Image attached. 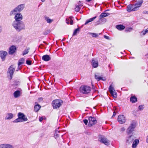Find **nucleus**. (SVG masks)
<instances>
[{
  "label": "nucleus",
  "instance_id": "obj_1",
  "mask_svg": "<svg viewBox=\"0 0 148 148\" xmlns=\"http://www.w3.org/2000/svg\"><path fill=\"white\" fill-rule=\"evenodd\" d=\"M12 25L14 28L18 32L24 29L25 28V24L23 21H13Z\"/></svg>",
  "mask_w": 148,
  "mask_h": 148
},
{
  "label": "nucleus",
  "instance_id": "obj_2",
  "mask_svg": "<svg viewBox=\"0 0 148 148\" xmlns=\"http://www.w3.org/2000/svg\"><path fill=\"white\" fill-rule=\"evenodd\" d=\"M91 90V87L87 86L82 85L79 88L80 92L84 94H86L90 93Z\"/></svg>",
  "mask_w": 148,
  "mask_h": 148
},
{
  "label": "nucleus",
  "instance_id": "obj_3",
  "mask_svg": "<svg viewBox=\"0 0 148 148\" xmlns=\"http://www.w3.org/2000/svg\"><path fill=\"white\" fill-rule=\"evenodd\" d=\"M24 8V5L21 4L18 5L17 7L11 11L10 14L12 15L16 14L17 12H20Z\"/></svg>",
  "mask_w": 148,
  "mask_h": 148
},
{
  "label": "nucleus",
  "instance_id": "obj_4",
  "mask_svg": "<svg viewBox=\"0 0 148 148\" xmlns=\"http://www.w3.org/2000/svg\"><path fill=\"white\" fill-rule=\"evenodd\" d=\"M136 126V123L135 121L132 122L130 126L127 130V133L128 134H130L134 130V129Z\"/></svg>",
  "mask_w": 148,
  "mask_h": 148
},
{
  "label": "nucleus",
  "instance_id": "obj_5",
  "mask_svg": "<svg viewBox=\"0 0 148 148\" xmlns=\"http://www.w3.org/2000/svg\"><path fill=\"white\" fill-rule=\"evenodd\" d=\"M62 103L61 100L56 99L53 101L52 104L54 108H57L60 107Z\"/></svg>",
  "mask_w": 148,
  "mask_h": 148
},
{
  "label": "nucleus",
  "instance_id": "obj_6",
  "mask_svg": "<svg viewBox=\"0 0 148 148\" xmlns=\"http://www.w3.org/2000/svg\"><path fill=\"white\" fill-rule=\"evenodd\" d=\"M15 68H14L13 66L11 65L10 66L8 70V73H9L10 76L9 79L11 80L12 77L15 71Z\"/></svg>",
  "mask_w": 148,
  "mask_h": 148
},
{
  "label": "nucleus",
  "instance_id": "obj_7",
  "mask_svg": "<svg viewBox=\"0 0 148 148\" xmlns=\"http://www.w3.org/2000/svg\"><path fill=\"white\" fill-rule=\"evenodd\" d=\"M117 120L119 123L122 124L125 123L126 119L124 115H120L118 116Z\"/></svg>",
  "mask_w": 148,
  "mask_h": 148
},
{
  "label": "nucleus",
  "instance_id": "obj_8",
  "mask_svg": "<svg viewBox=\"0 0 148 148\" xmlns=\"http://www.w3.org/2000/svg\"><path fill=\"white\" fill-rule=\"evenodd\" d=\"M88 120L89 121L88 125L90 127L95 124L97 123V121L95 118L92 116L89 117Z\"/></svg>",
  "mask_w": 148,
  "mask_h": 148
},
{
  "label": "nucleus",
  "instance_id": "obj_9",
  "mask_svg": "<svg viewBox=\"0 0 148 148\" xmlns=\"http://www.w3.org/2000/svg\"><path fill=\"white\" fill-rule=\"evenodd\" d=\"M143 0H140L138 1L135 4H133L134 8L133 10L136 11L138 9V8L140 7L142 3H143Z\"/></svg>",
  "mask_w": 148,
  "mask_h": 148
},
{
  "label": "nucleus",
  "instance_id": "obj_10",
  "mask_svg": "<svg viewBox=\"0 0 148 148\" xmlns=\"http://www.w3.org/2000/svg\"><path fill=\"white\" fill-rule=\"evenodd\" d=\"M109 91L112 96H113L114 98H116L117 97V94L113 87L112 86V85H111L109 88Z\"/></svg>",
  "mask_w": 148,
  "mask_h": 148
},
{
  "label": "nucleus",
  "instance_id": "obj_11",
  "mask_svg": "<svg viewBox=\"0 0 148 148\" xmlns=\"http://www.w3.org/2000/svg\"><path fill=\"white\" fill-rule=\"evenodd\" d=\"M25 62V59L22 58L18 60V69L16 70V71H18V70L21 69V65Z\"/></svg>",
  "mask_w": 148,
  "mask_h": 148
},
{
  "label": "nucleus",
  "instance_id": "obj_12",
  "mask_svg": "<svg viewBox=\"0 0 148 148\" xmlns=\"http://www.w3.org/2000/svg\"><path fill=\"white\" fill-rule=\"evenodd\" d=\"M15 15L14 18L15 20L14 21H22L23 19V16L20 13H16Z\"/></svg>",
  "mask_w": 148,
  "mask_h": 148
},
{
  "label": "nucleus",
  "instance_id": "obj_13",
  "mask_svg": "<svg viewBox=\"0 0 148 148\" xmlns=\"http://www.w3.org/2000/svg\"><path fill=\"white\" fill-rule=\"evenodd\" d=\"M100 141L107 145H108L110 144V141L104 137L101 138Z\"/></svg>",
  "mask_w": 148,
  "mask_h": 148
},
{
  "label": "nucleus",
  "instance_id": "obj_14",
  "mask_svg": "<svg viewBox=\"0 0 148 148\" xmlns=\"http://www.w3.org/2000/svg\"><path fill=\"white\" fill-rule=\"evenodd\" d=\"M18 117H19L22 121H26L28 119L26 116L23 113L21 112H19L18 114Z\"/></svg>",
  "mask_w": 148,
  "mask_h": 148
},
{
  "label": "nucleus",
  "instance_id": "obj_15",
  "mask_svg": "<svg viewBox=\"0 0 148 148\" xmlns=\"http://www.w3.org/2000/svg\"><path fill=\"white\" fill-rule=\"evenodd\" d=\"M7 52L5 51H0V56L3 60H4L5 56H7Z\"/></svg>",
  "mask_w": 148,
  "mask_h": 148
},
{
  "label": "nucleus",
  "instance_id": "obj_16",
  "mask_svg": "<svg viewBox=\"0 0 148 148\" xmlns=\"http://www.w3.org/2000/svg\"><path fill=\"white\" fill-rule=\"evenodd\" d=\"M16 48L15 46L12 45L10 47L9 49V53L10 54H13L15 51Z\"/></svg>",
  "mask_w": 148,
  "mask_h": 148
},
{
  "label": "nucleus",
  "instance_id": "obj_17",
  "mask_svg": "<svg viewBox=\"0 0 148 148\" xmlns=\"http://www.w3.org/2000/svg\"><path fill=\"white\" fill-rule=\"evenodd\" d=\"M82 6V4L81 3L80 1H79L77 3V4L76 5V7L75 8V11L77 12L79 11Z\"/></svg>",
  "mask_w": 148,
  "mask_h": 148
},
{
  "label": "nucleus",
  "instance_id": "obj_18",
  "mask_svg": "<svg viewBox=\"0 0 148 148\" xmlns=\"http://www.w3.org/2000/svg\"><path fill=\"white\" fill-rule=\"evenodd\" d=\"M134 139V137L132 135L126 138V143L128 144L132 143Z\"/></svg>",
  "mask_w": 148,
  "mask_h": 148
},
{
  "label": "nucleus",
  "instance_id": "obj_19",
  "mask_svg": "<svg viewBox=\"0 0 148 148\" xmlns=\"http://www.w3.org/2000/svg\"><path fill=\"white\" fill-rule=\"evenodd\" d=\"M73 17L71 16L69 18H67L66 19V23L68 24H70V25H73V21L72 20Z\"/></svg>",
  "mask_w": 148,
  "mask_h": 148
},
{
  "label": "nucleus",
  "instance_id": "obj_20",
  "mask_svg": "<svg viewBox=\"0 0 148 148\" xmlns=\"http://www.w3.org/2000/svg\"><path fill=\"white\" fill-rule=\"evenodd\" d=\"M92 65L93 67L96 68L98 66V62L97 60L93 59L92 60Z\"/></svg>",
  "mask_w": 148,
  "mask_h": 148
},
{
  "label": "nucleus",
  "instance_id": "obj_21",
  "mask_svg": "<svg viewBox=\"0 0 148 148\" xmlns=\"http://www.w3.org/2000/svg\"><path fill=\"white\" fill-rule=\"evenodd\" d=\"M0 148H13V147L10 144H3L0 145Z\"/></svg>",
  "mask_w": 148,
  "mask_h": 148
},
{
  "label": "nucleus",
  "instance_id": "obj_22",
  "mask_svg": "<svg viewBox=\"0 0 148 148\" xmlns=\"http://www.w3.org/2000/svg\"><path fill=\"white\" fill-rule=\"evenodd\" d=\"M134 5L130 4L127 6V10L129 12H130L132 11H135L134 10Z\"/></svg>",
  "mask_w": 148,
  "mask_h": 148
},
{
  "label": "nucleus",
  "instance_id": "obj_23",
  "mask_svg": "<svg viewBox=\"0 0 148 148\" xmlns=\"http://www.w3.org/2000/svg\"><path fill=\"white\" fill-rule=\"evenodd\" d=\"M139 141L138 139H136L133 142L132 146V147L133 148H136L137 147V145L139 144Z\"/></svg>",
  "mask_w": 148,
  "mask_h": 148
},
{
  "label": "nucleus",
  "instance_id": "obj_24",
  "mask_svg": "<svg viewBox=\"0 0 148 148\" xmlns=\"http://www.w3.org/2000/svg\"><path fill=\"white\" fill-rule=\"evenodd\" d=\"M21 95V91L19 90H17L14 92L13 93L14 97L15 98H17L19 97Z\"/></svg>",
  "mask_w": 148,
  "mask_h": 148
},
{
  "label": "nucleus",
  "instance_id": "obj_25",
  "mask_svg": "<svg viewBox=\"0 0 148 148\" xmlns=\"http://www.w3.org/2000/svg\"><path fill=\"white\" fill-rule=\"evenodd\" d=\"M42 59L45 61H48L51 60V58L49 55H45L42 56Z\"/></svg>",
  "mask_w": 148,
  "mask_h": 148
},
{
  "label": "nucleus",
  "instance_id": "obj_26",
  "mask_svg": "<svg viewBox=\"0 0 148 148\" xmlns=\"http://www.w3.org/2000/svg\"><path fill=\"white\" fill-rule=\"evenodd\" d=\"M36 102L35 103V105L34 107V110L35 112H38L40 109L41 106L39 104H36Z\"/></svg>",
  "mask_w": 148,
  "mask_h": 148
},
{
  "label": "nucleus",
  "instance_id": "obj_27",
  "mask_svg": "<svg viewBox=\"0 0 148 148\" xmlns=\"http://www.w3.org/2000/svg\"><path fill=\"white\" fill-rule=\"evenodd\" d=\"M13 117V115L11 113H9L7 114L5 119L9 120L12 119Z\"/></svg>",
  "mask_w": 148,
  "mask_h": 148
},
{
  "label": "nucleus",
  "instance_id": "obj_28",
  "mask_svg": "<svg viewBox=\"0 0 148 148\" xmlns=\"http://www.w3.org/2000/svg\"><path fill=\"white\" fill-rule=\"evenodd\" d=\"M96 17H97L96 16L92 18H90L88 20H87L86 21L84 25H87V24H88V23H89V22L92 21L94 20H95L96 18Z\"/></svg>",
  "mask_w": 148,
  "mask_h": 148
},
{
  "label": "nucleus",
  "instance_id": "obj_29",
  "mask_svg": "<svg viewBox=\"0 0 148 148\" xmlns=\"http://www.w3.org/2000/svg\"><path fill=\"white\" fill-rule=\"evenodd\" d=\"M116 28L119 30H122L124 29L125 27L122 25H118L116 26Z\"/></svg>",
  "mask_w": 148,
  "mask_h": 148
},
{
  "label": "nucleus",
  "instance_id": "obj_30",
  "mask_svg": "<svg viewBox=\"0 0 148 148\" xmlns=\"http://www.w3.org/2000/svg\"><path fill=\"white\" fill-rule=\"evenodd\" d=\"M109 15L110 14L108 13H102L101 14V15L100 16V19H101L102 18L107 16L108 15Z\"/></svg>",
  "mask_w": 148,
  "mask_h": 148
},
{
  "label": "nucleus",
  "instance_id": "obj_31",
  "mask_svg": "<svg viewBox=\"0 0 148 148\" xmlns=\"http://www.w3.org/2000/svg\"><path fill=\"white\" fill-rule=\"evenodd\" d=\"M137 101V98L135 96L131 97L130 98V101L132 103H134Z\"/></svg>",
  "mask_w": 148,
  "mask_h": 148
},
{
  "label": "nucleus",
  "instance_id": "obj_32",
  "mask_svg": "<svg viewBox=\"0 0 148 148\" xmlns=\"http://www.w3.org/2000/svg\"><path fill=\"white\" fill-rule=\"evenodd\" d=\"M45 20L48 23H51L53 21V20L49 18V17L45 16L44 17Z\"/></svg>",
  "mask_w": 148,
  "mask_h": 148
},
{
  "label": "nucleus",
  "instance_id": "obj_33",
  "mask_svg": "<svg viewBox=\"0 0 148 148\" xmlns=\"http://www.w3.org/2000/svg\"><path fill=\"white\" fill-rule=\"evenodd\" d=\"M88 34L94 38H97L99 36V35L95 33H89Z\"/></svg>",
  "mask_w": 148,
  "mask_h": 148
},
{
  "label": "nucleus",
  "instance_id": "obj_34",
  "mask_svg": "<svg viewBox=\"0 0 148 148\" xmlns=\"http://www.w3.org/2000/svg\"><path fill=\"white\" fill-rule=\"evenodd\" d=\"M22 122L23 121H22V120H21V119L19 117H18V118L17 119H16L13 121V122L15 123Z\"/></svg>",
  "mask_w": 148,
  "mask_h": 148
},
{
  "label": "nucleus",
  "instance_id": "obj_35",
  "mask_svg": "<svg viewBox=\"0 0 148 148\" xmlns=\"http://www.w3.org/2000/svg\"><path fill=\"white\" fill-rule=\"evenodd\" d=\"M148 33V28L145 30H143L141 32V34L143 35H145L146 34Z\"/></svg>",
  "mask_w": 148,
  "mask_h": 148
},
{
  "label": "nucleus",
  "instance_id": "obj_36",
  "mask_svg": "<svg viewBox=\"0 0 148 148\" xmlns=\"http://www.w3.org/2000/svg\"><path fill=\"white\" fill-rule=\"evenodd\" d=\"M79 31V28H77V29H75L74 30V31L73 33V36L77 34V33Z\"/></svg>",
  "mask_w": 148,
  "mask_h": 148
},
{
  "label": "nucleus",
  "instance_id": "obj_37",
  "mask_svg": "<svg viewBox=\"0 0 148 148\" xmlns=\"http://www.w3.org/2000/svg\"><path fill=\"white\" fill-rule=\"evenodd\" d=\"M60 132V131H58L57 130H56V132L54 134V137L56 138L59 137V136L58 134V133H59Z\"/></svg>",
  "mask_w": 148,
  "mask_h": 148
},
{
  "label": "nucleus",
  "instance_id": "obj_38",
  "mask_svg": "<svg viewBox=\"0 0 148 148\" xmlns=\"http://www.w3.org/2000/svg\"><path fill=\"white\" fill-rule=\"evenodd\" d=\"M100 80H102L103 81H105L106 80V79L105 78H103L102 77L99 76L97 80L98 81H99Z\"/></svg>",
  "mask_w": 148,
  "mask_h": 148
},
{
  "label": "nucleus",
  "instance_id": "obj_39",
  "mask_svg": "<svg viewBox=\"0 0 148 148\" xmlns=\"http://www.w3.org/2000/svg\"><path fill=\"white\" fill-rule=\"evenodd\" d=\"M29 52L28 49H25L23 52V55H24L27 54Z\"/></svg>",
  "mask_w": 148,
  "mask_h": 148
},
{
  "label": "nucleus",
  "instance_id": "obj_40",
  "mask_svg": "<svg viewBox=\"0 0 148 148\" xmlns=\"http://www.w3.org/2000/svg\"><path fill=\"white\" fill-rule=\"evenodd\" d=\"M132 30V28H126L125 29V31L127 32H131Z\"/></svg>",
  "mask_w": 148,
  "mask_h": 148
},
{
  "label": "nucleus",
  "instance_id": "obj_41",
  "mask_svg": "<svg viewBox=\"0 0 148 148\" xmlns=\"http://www.w3.org/2000/svg\"><path fill=\"white\" fill-rule=\"evenodd\" d=\"M26 63L27 64L30 65L31 64V61L29 60H27L26 61Z\"/></svg>",
  "mask_w": 148,
  "mask_h": 148
},
{
  "label": "nucleus",
  "instance_id": "obj_42",
  "mask_svg": "<svg viewBox=\"0 0 148 148\" xmlns=\"http://www.w3.org/2000/svg\"><path fill=\"white\" fill-rule=\"evenodd\" d=\"M144 108L143 106L140 105L139 106L138 109L140 110H142Z\"/></svg>",
  "mask_w": 148,
  "mask_h": 148
},
{
  "label": "nucleus",
  "instance_id": "obj_43",
  "mask_svg": "<svg viewBox=\"0 0 148 148\" xmlns=\"http://www.w3.org/2000/svg\"><path fill=\"white\" fill-rule=\"evenodd\" d=\"M83 122L86 125H87L88 123V121L86 119L84 120Z\"/></svg>",
  "mask_w": 148,
  "mask_h": 148
},
{
  "label": "nucleus",
  "instance_id": "obj_44",
  "mask_svg": "<svg viewBox=\"0 0 148 148\" xmlns=\"http://www.w3.org/2000/svg\"><path fill=\"white\" fill-rule=\"evenodd\" d=\"M38 100V101L40 102L43 100V98L42 97L39 98Z\"/></svg>",
  "mask_w": 148,
  "mask_h": 148
},
{
  "label": "nucleus",
  "instance_id": "obj_45",
  "mask_svg": "<svg viewBox=\"0 0 148 148\" xmlns=\"http://www.w3.org/2000/svg\"><path fill=\"white\" fill-rule=\"evenodd\" d=\"M146 142L148 143V134L147 136L146 137Z\"/></svg>",
  "mask_w": 148,
  "mask_h": 148
},
{
  "label": "nucleus",
  "instance_id": "obj_46",
  "mask_svg": "<svg viewBox=\"0 0 148 148\" xmlns=\"http://www.w3.org/2000/svg\"><path fill=\"white\" fill-rule=\"evenodd\" d=\"M43 119L42 117H40V118H39V121L40 122H41V121H42Z\"/></svg>",
  "mask_w": 148,
  "mask_h": 148
},
{
  "label": "nucleus",
  "instance_id": "obj_47",
  "mask_svg": "<svg viewBox=\"0 0 148 148\" xmlns=\"http://www.w3.org/2000/svg\"><path fill=\"white\" fill-rule=\"evenodd\" d=\"M104 37L106 39H109V37L107 36H106V35H104Z\"/></svg>",
  "mask_w": 148,
  "mask_h": 148
},
{
  "label": "nucleus",
  "instance_id": "obj_48",
  "mask_svg": "<svg viewBox=\"0 0 148 148\" xmlns=\"http://www.w3.org/2000/svg\"><path fill=\"white\" fill-rule=\"evenodd\" d=\"M2 27L0 26V33H1L2 31Z\"/></svg>",
  "mask_w": 148,
  "mask_h": 148
},
{
  "label": "nucleus",
  "instance_id": "obj_49",
  "mask_svg": "<svg viewBox=\"0 0 148 148\" xmlns=\"http://www.w3.org/2000/svg\"><path fill=\"white\" fill-rule=\"evenodd\" d=\"M99 77V76H98L97 75H95V79L97 80L98 79V78Z\"/></svg>",
  "mask_w": 148,
  "mask_h": 148
},
{
  "label": "nucleus",
  "instance_id": "obj_50",
  "mask_svg": "<svg viewBox=\"0 0 148 148\" xmlns=\"http://www.w3.org/2000/svg\"><path fill=\"white\" fill-rule=\"evenodd\" d=\"M125 129L124 127H123L121 128V131H123L125 130Z\"/></svg>",
  "mask_w": 148,
  "mask_h": 148
},
{
  "label": "nucleus",
  "instance_id": "obj_51",
  "mask_svg": "<svg viewBox=\"0 0 148 148\" xmlns=\"http://www.w3.org/2000/svg\"><path fill=\"white\" fill-rule=\"evenodd\" d=\"M116 113L115 111H114L113 112V114L112 117L115 116V115H116Z\"/></svg>",
  "mask_w": 148,
  "mask_h": 148
},
{
  "label": "nucleus",
  "instance_id": "obj_52",
  "mask_svg": "<svg viewBox=\"0 0 148 148\" xmlns=\"http://www.w3.org/2000/svg\"><path fill=\"white\" fill-rule=\"evenodd\" d=\"M148 12L146 11H144L143 12V13L144 14H147Z\"/></svg>",
  "mask_w": 148,
  "mask_h": 148
},
{
  "label": "nucleus",
  "instance_id": "obj_53",
  "mask_svg": "<svg viewBox=\"0 0 148 148\" xmlns=\"http://www.w3.org/2000/svg\"><path fill=\"white\" fill-rule=\"evenodd\" d=\"M47 32H44L43 33V34H44V35H47Z\"/></svg>",
  "mask_w": 148,
  "mask_h": 148
},
{
  "label": "nucleus",
  "instance_id": "obj_54",
  "mask_svg": "<svg viewBox=\"0 0 148 148\" xmlns=\"http://www.w3.org/2000/svg\"><path fill=\"white\" fill-rule=\"evenodd\" d=\"M41 1L42 2H44L45 1V0H41Z\"/></svg>",
  "mask_w": 148,
  "mask_h": 148
},
{
  "label": "nucleus",
  "instance_id": "obj_55",
  "mask_svg": "<svg viewBox=\"0 0 148 148\" xmlns=\"http://www.w3.org/2000/svg\"><path fill=\"white\" fill-rule=\"evenodd\" d=\"M86 1H91V0H86Z\"/></svg>",
  "mask_w": 148,
  "mask_h": 148
},
{
  "label": "nucleus",
  "instance_id": "obj_56",
  "mask_svg": "<svg viewBox=\"0 0 148 148\" xmlns=\"http://www.w3.org/2000/svg\"><path fill=\"white\" fill-rule=\"evenodd\" d=\"M68 145H69V143H68Z\"/></svg>",
  "mask_w": 148,
  "mask_h": 148
}]
</instances>
